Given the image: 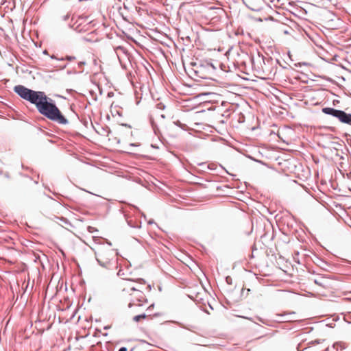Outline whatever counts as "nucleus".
<instances>
[{
  "mask_svg": "<svg viewBox=\"0 0 351 351\" xmlns=\"http://www.w3.org/2000/svg\"><path fill=\"white\" fill-rule=\"evenodd\" d=\"M14 91L22 99L35 105L38 112L47 119L61 125L69 123L68 119L62 114L57 107L55 101L48 97L43 91H36L23 85H16Z\"/></svg>",
  "mask_w": 351,
  "mask_h": 351,
  "instance_id": "f257e3e1",
  "label": "nucleus"
},
{
  "mask_svg": "<svg viewBox=\"0 0 351 351\" xmlns=\"http://www.w3.org/2000/svg\"><path fill=\"white\" fill-rule=\"evenodd\" d=\"M191 64L195 67L193 69L195 75L202 79L210 78L217 69L216 66L208 61H201L199 63L191 62Z\"/></svg>",
  "mask_w": 351,
  "mask_h": 351,
  "instance_id": "f03ea898",
  "label": "nucleus"
},
{
  "mask_svg": "<svg viewBox=\"0 0 351 351\" xmlns=\"http://www.w3.org/2000/svg\"><path fill=\"white\" fill-rule=\"evenodd\" d=\"M95 258L98 264L102 267L110 269L112 265V259L114 256L113 249L102 248L95 252Z\"/></svg>",
  "mask_w": 351,
  "mask_h": 351,
  "instance_id": "7ed1b4c3",
  "label": "nucleus"
},
{
  "mask_svg": "<svg viewBox=\"0 0 351 351\" xmlns=\"http://www.w3.org/2000/svg\"><path fill=\"white\" fill-rule=\"evenodd\" d=\"M308 281H313L314 284L317 285L322 288H327L330 285L328 278L324 276H308Z\"/></svg>",
  "mask_w": 351,
  "mask_h": 351,
  "instance_id": "20e7f679",
  "label": "nucleus"
},
{
  "mask_svg": "<svg viewBox=\"0 0 351 351\" xmlns=\"http://www.w3.org/2000/svg\"><path fill=\"white\" fill-rule=\"evenodd\" d=\"M336 118L343 123L351 125V114L346 113V112L339 110V113L337 114Z\"/></svg>",
  "mask_w": 351,
  "mask_h": 351,
  "instance_id": "39448f33",
  "label": "nucleus"
},
{
  "mask_svg": "<svg viewBox=\"0 0 351 351\" xmlns=\"http://www.w3.org/2000/svg\"><path fill=\"white\" fill-rule=\"evenodd\" d=\"M297 341H300L297 346L298 351H304L307 349V342L305 338H298Z\"/></svg>",
  "mask_w": 351,
  "mask_h": 351,
  "instance_id": "423d86ee",
  "label": "nucleus"
},
{
  "mask_svg": "<svg viewBox=\"0 0 351 351\" xmlns=\"http://www.w3.org/2000/svg\"><path fill=\"white\" fill-rule=\"evenodd\" d=\"M322 112L326 114L331 115L334 117H337V114L339 113V110L335 109L333 108H324Z\"/></svg>",
  "mask_w": 351,
  "mask_h": 351,
  "instance_id": "0eeeda50",
  "label": "nucleus"
},
{
  "mask_svg": "<svg viewBox=\"0 0 351 351\" xmlns=\"http://www.w3.org/2000/svg\"><path fill=\"white\" fill-rule=\"evenodd\" d=\"M322 112L326 114L331 115L334 117H337V114L339 113V110L335 109L333 108H324Z\"/></svg>",
  "mask_w": 351,
  "mask_h": 351,
  "instance_id": "6e6552de",
  "label": "nucleus"
},
{
  "mask_svg": "<svg viewBox=\"0 0 351 351\" xmlns=\"http://www.w3.org/2000/svg\"><path fill=\"white\" fill-rule=\"evenodd\" d=\"M136 300L139 302L138 306H142V304L141 302H147V299L145 298V295L143 291H137V293H136Z\"/></svg>",
  "mask_w": 351,
  "mask_h": 351,
  "instance_id": "1a4fd4ad",
  "label": "nucleus"
},
{
  "mask_svg": "<svg viewBox=\"0 0 351 351\" xmlns=\"http://www.w3.org/2000/svg\"><path fill=\"white\" fill-rule=\"evenodd\" d=\"M201 167H206V169L215 171L217 169V165L215 163L206 164L205 162H202L199 164Z\"/></svg>",
  "mask_w": 351,
  "mask_h": 351,
  "instance_id": "9d476101",
  "label": "nucleus"
},
{
  "mask_svg": "<svg viewBox=\"0 0 351 351\" xmlns=\"http://www.w3.org/2000/svg\"><path fill=\"white\" fill-rule=\"evenodd\" d=\"M324 0H308V4L316 7H321L323 5Z\"/></svg>",
  "mask_w": 351,
  "mask_h": 351,
  "instance_id": "9b49d317",
  "label": "nucleus"
},
{
  "mask_svg": "<svg viewBox=\"0 0 351 351\" xmlns=\"http://www.w3.org/2000/svg\"><path fill=\"white\" fill-rule=\"evenodd\" d=\"M295 183H298L299 185H300L306 191H307V186L305 184V180L302 179L300 177H298V180L295 181Z\"/></svg>",
  "mask_w": 351,
  "mask_h": 351,
  "instance_id": "f8f14e48",
  "label": "nucleus"
},
{
  "mask_svg": "<svg viewBox=\"0 0 351 351\" xmlns=\"http://www.w3.org/2000/svg\"><path fill=\"white\" fill-rule=\"evenodd\" d=\"M51 58L52 59H56V58L55 57V56H51ZM75 56H66L64 58H62L60 59H58V60H68V61H72L73 60H75ZM58 60V58H57Z\"/></svg>",
  "mask_w": 351,
  "mask_h": 351,
  "instance_id": "ddd939ff",
  "label": "nucleus"
},
{
  "mask_svg": "<svg viewBox=\"0 0 351 351\" xmlns=\"http://www.w3.org/2000/svg\"><path fill=\"white\" fill-rule=\"evenodd\" d=\"M147 315L145 313H142L138 315H135L134 317H133L132 319L134 322H138L143 319H145Z\"/></svg>",
  "mask_w": 351,
  "mask_h": 351,
  "instance_id": "4468645a",
  "label": "nucleus"
},
{
  "mask_svg": "<svg viewBox=\"0 0 351 351\" xmlns=\"http://www.w3.org/2000/svg\"><path fill=\"white\" fill-rule=\"evenodd\" d=\"M295 78L300 80L303 83L307 82V75L304 73H301V74L298 75Z\"/></svg>",
  "mask_w": 351,
  "mask_h": 351,
  "instance_id": "2eb2a0df",
  "label": "nucleus"
},
{
  "mask_svg": "<svg viewBox=\"0 0 351 351\" xmlns=\"http://www.w3.org/2000/svg\"><path fill=\"white\" fill-rule=\"evenodd\" d=\"M69 27L73 29L77 32H82L86 31L84 27H80V25L77 26H75L74 25H69Z\"/></svg>",
  "mask_w": 351,
  "mask_h": 351,
  "instance_id": "dca6fc26",
  "label": "nucleus"
},
{
  "mask_svg": "<svg viewBox=\"0 0 351 351\" xmlns=\"http://www.w3.org/2000/svg\"><path fill=\"white\" fill-rule=\"evenodd\" d=\"M173 124L176 126L180 127L184 130H186L187 128V125L186 124L182 123L179 120L173 121Z\"/></svg>",
  "mask_w": 351,
  "mask_h": 351,
  "instance_id": "f3484780",
  "label": "nucleus"
},
{
  "mask_svg": "<svg viewBox=\"0 0 351 351\" xmlns=\"http://www.w3.org/2000/svg\"><path fill=\"white\" fill-rule=\"evenodd\" d=\"M150 123H151V125H152V128H153V130H154V133H155L156 134H157L158 131V128L157 125H156V123H155V121H154V119H153V118H152V117L150 118Z\"/></svg>",
  "mask_w": 351,
  "mask_h": 351,
  "instance_id": "a211bd4d",
  "label": "nucleus"
},
{
  "mask_svg": "<svg viewBox=\"0 0 351 351\" xmlns=\"http://www.w3.org/2000/svg\"><path fill=\"white\" fill-rule=\"evenodd\" d=\"M150 123H151V125H152V128H153V130H154V133H155L156 134H157L158 131V128L157 125H156V123H155V121H154V119H153V118H152V117L150 118Z\"/></svg>",
  "mask_w": 351,
  "mask_h": 351,
  "instance_id": "6ab92c4d",
  "label": "nucleus"
},
{
  "mask_svg": "<svg viewBox=\"0 0 351 351\" xmlns=\"http://www.w3.org/2000/svg\"><path fill=\"white\" fill-rule=\"evenodd\" d=\"M87 229H88V231L90 233H93L95 232H97L98 231V230L96 228H94V227H92V226H88Z\"/></svg>",
  "mask_w": 351,
  "mask_h": 351,
  "instance_id": "aec40b11",
  "label": "nucleus"
},
{
  "mask_svg": "<svg viewBox=\"0 0 351 351\" xmlns=\"http://www.w3.org/2000/svg\"><path fill=\"white\" fill-rule=\"evenodd\" d=\"M156 107L158 109L164 110L165 108V105L163 103L160 102V103L157 104Z\"/></svg>",
  "mask_w": 351,
  "mask_h": 351,
  "instance_id": "412c9836",
  "label": "nucleus"
},
{
  "mask_svg": "<svg viewBox=\"0 0 351 351\" xmlns=\"http://www.w3.org/2000/svg\"><path fill=\"white\" fill-rule=\"evenodd\" d=\"M226 282L227 284L228 285H232V279L230 276H228L226 277Z\"/></svg>",
  "mask_w": 351,
  "mask_h": 351,
  "instance_id": "4be33fe9",
  "label": "nucleus"
},
{
  "mask_svg": "<svg viewBox=\"0 0 351 351\" xmlns=\"http://www.w3.org/2000/svg\"><path fill=\"white\" fill-rule=\"evenodd\" d=\"M128 224L130 227H132V228H140V226H138V225H135V224H133V222H132L131 220H130V221H128Z\"/></svg>",
  "mask_w": 351,
  "mask_h": 351,
  "instance_id": "5701e85b",
  "label": "nucleus"
},
{
  "mask_svg": "<svg viewBox=\"0 0 351 351\" xmlns=\"http://www.w3.org/2000/svg\"><path fill=\"white\" fill-rule=\"evenodd\" d=\"M132 208H134L135 210H136L137 211H138L139 213H141L142 217H143L144 218H145V217H146L145 215L143 213H141V211L139 210V208H138L137 206H134V205H132Z\"/></svg>",
  "mask_w": 351,
  "mask_h": 351,
  "instance_id": "b1692460",
  "label": "nucleus"
},
{
  "mask_svg": "<svg viewBox=\"0 0 351 351\" xmlns=\"http://www.w3.org/2000/svg\"><path fill=\"white\" fill-rule=\"evenodd\" d=\"M86 64V62L84 61H80L78 63H77V65H78V67L79 68H82L84 65Z\"/></svg>",
  "mask_w": 351,
  "mask_h": 351,
  "instance_id": "393cba45",
  "label": "nucleus"
},
{
  "mask_svg": "<svg viewBox=\"0 0 351 351\" xmlns=\"http://www.w3.org/2000/svg\"><path fill=\"white\" fill-rule=\"evenodd\" d=\"M69 17H70V14H66V15H64L62 16V20L66 21H67L69 19Z\"/></svg>",
  "mask_w": 351,
  "mask_h": 351,
  "instance_id": "a878e982",
  "label": "nucleus"
},
{
  "mask_svg": "<svg viewBox=\"0 0 351 351\" xmlns=\"http://www.w3.org/2000/svg\"><path fill=\"white\" fill-rule=\"evenodd\" d=\"M137 281H138V282L141 283V284H145V280H144V279H143V278H138V279H137Z\"/></svg>",
  "mask_w": 351,
  "mask_h": 351,
  "instance_id": "bb28decb",
  "label": "nucleus"
},
{
  "mask_svg": "<svg viewBox=\"0 0 351 351\" xmlns=\"http://www.w3.org/2000/svg\"><path fill=\"white\" fill-rule=\"evenodd\" d=\"M82 39L85 41H87V42H91L92 41V39L90 38H88V37H83Z\"/></svg>",
  "mask_w": 351,
  "mask_h": 351,
  "instance_id": "cd10ccee",
  "label": "nucleus"
},
{
  "mask_svg": "<svg viewBox=\"0 0 351 351\" xmlns=\"http://www.w3.org/2000/svg\"><path fill=\"white\" fill-rule=\"evenodd\" d=\"M341 344V346H337V348H339V351H343L344 350V347L343 346V344L341 343H340Z\"/></svg>",
  "mask_w": 351,
  "mask_h": 351,
  "instance_id": "c85d7f7f",
  "label": "nucleus"
},
{
  "mask_svg": "<svg viewBox=\"0 0 351 351\" xmlns=\"http://www.w3.org/2000/svg\"><path fill=\"white\" fill-rule=\"evenodd\" d=\"M307 65V63L306 62H299L298 64H295V66H301V65Z\"/></svg>",
  "mask_w": 351,
  "mask_h": 351,
  "instance_id": "c756f323",
  "label": "nucleus"
},
{
  "mask_svg": "<svg viewBox=\"0 0 351 351\" xmlns=\"http://www.w3.org/2000/svg\"><path fill=\"white\" fill-rule=\"evenodd\" d=\"M127 350H128V349H127V348H126V347H121V348H120L119 349V350H118V351H127Z\"/></svg>",
  "mask_w": 351,
  "mask_h": 351,
  "instance_id": "7c9ffc66",
  "label": "nucleus"
},
{
  "mask_svg": "<svg viewBox=\"0 0 351 351\" xmlns=\"http://www.w3.org/2000/svg\"><path fill=\"white\" fill-rule=\"evenodd\" d=\"M220 169H222V170H223V171H226L227 173H228V174H230V173H229V172H228V171H227V170H226V169L223 166L220 165ZM231 176H232V175L231 174Z\"/></svg>",
  "mask_w": 351,
  "mask_h": 351,
  "instance_id": "2f4dec72",
  "label": "nucleus"
},
{
  "mask_svg": "<svg viewBox=\"0 0 351 351\" xmlns=\"http://www.w3.org/2000/svg\"><path fill=\"white\" fill-rule=\"evenodd\" d=\"M139 144H137V143H130L129 144V147H135V146H138Z\"/></svg>",
  "mask_w": 351,
  "mask_h": 351,
  "instance_id": "473e14b6",
  "label": "nucleus"
},
{
  "mask_svg": "<svg viewBox=\"0 0 351 351\" xmlns=\"http://www.w3.org/2000/svg\"><path fill=\"white\" fill-rule=\"evenodd\" d=\"M105 241L106 243L109 245V246H111L112 245V243L108 241V239H105Z\"/></svg>",
  "mask_w": 351,
  "mask_h": 351,
  "instance_id": "72a5a7b5",
  "label": "nucleus"
},
{
  "mask_svg": "<svg viewBox=\"0 0 351 351\" xmlns=\"http://www.w3.org/2000/svg\"><path fill=\"white\" fill-rule=\"evenodd\" d=\"M117 275H118L119 276H121L123 275V273L122 272V270H121V269H120V270L118 271Z\"/></svg>",
  "mask_w": 351,
  "mask_h": 351,
  "instance_id": "f704fd0d",
  "label": "nucleus"
},
{
  "mask_svg": "<svg viewBox=\"0 0 351 351\" xmlns=\"http://www.w3.org/2000/svg\"><path fill=\"white\" fill-rule=\"evenodd\" d=\"M314 329V327L313 326H308V332L309 333L311 330H313Z\"/></svg>",
  "mask_w": 351,
  "mask_h": 351,
  "instance_id": "c9c22d12",
  "label": "nucleus"
},
{
  "mask_svg": "<svg viewBox=\"0 0 351 351\" xmlns=\"http://www.w3.org/2000/svg\"><path fill=\"white\" fill-rule=\"evenodd\" d=\"M131 289L132 291H135L136 293H137V291H139L138 289H136V288H135V287H131V289Z\"/></svg>",
  "mask_w": 351,
  "mask_h": 351,
  "instance_id": "e433bc0d",
  "label": "nucleus"
},
{
  "mask_svg": "<svg viewBox=\"0 0 351 351\" xmlns=\"http://www.w3.org/2000/svg\"><path fill=\"white\" fill-rule=\"evenodd\" d=\"M315 326H324L323 323L322 322H317V323H315Z\"/></svg>",
  "mask_w": 351,
  "mask_h": 351,
  "instance_id": "4c0bfd02",
  "label": "nucleus"
},
{
  "mask_svg": "<svg viewBox=\"0 0 351 351\" xmlns=\"http://www.w3.org/2000/svg\"><path fill=\"white\" fill-rule=\"evenodd\" d=\"M249 60L250 61L252 62V64H254V58L253 57H249Z\"/></svg>",
  "mask_w": 351,
  "mask_h": 351,
  "instance_id": "58836bf2",
  "label": "nucleus"
},
{
  "mask_svg": "<svg viewBox=\"0 0 351 351\" xmlns=\"http://www.w3.org/2000/svg\"><path fill=\"white\" fill-rule=\"evenodd\" d=\"M134 305V302H130L129 304H128V307L129 308H132V306Z\"/></svg>",
  "mask_w": 351,
  "mask_h": 351,
  "instance_id": "ea45409f",
  "label": "nucleus"
},
{
  "mask_svg": "<svg viewBox=\"0 0 351 351\" xmlns=\"http://www.w3.org/2000/svg\"><path fill=\"white\" fill-rule=\"evenodd\" d=\"M110 327H111L110 326L108 325V326H104V330H108V329H110Z\"/></svg>",
  "mask_w": 351,
  "mask_h": 351,
  "instance_id": "a19ab883",
  "label": "nucleus"
},
{
  "mask_svg": "<svg viewBox=\"0 0 351 351\" xmlns=\"http://www.w3.org/2000/svg\"><path fill=\"white\" fill-rule=\"evenodd\" d=\"M121 125L125 126V127H128V128H131V126L130 125L127 124V123H123V124H121Z\"/></svg>",
  "mask_w": 351,
  "mask_h": 351,
  "instance_id": "79ce46f5",
  "label": "nucleus"
},
{
  "mask_svg": "<svg viewBox=\"0 0 351 351\" xmlns=\"http://www.w3.org/2000/svg\"><path fill=\"white\" fill-rule=\"evenodd\" d=\"M5 177L7 178H10V175H9V173H5Z\"/></svg>",
  "mask_w": 351,
  "mask_h": 351,
  "instance_id": "37998d69",
  "label": "nucleus"
},
{
  "mask_svg": "<svg viewBox=\"0 0 351 351\" xmlns=\"http://www.w3.org/2000/svg\"><path fill=\"white\" fill-rule=\"evenodd\" d=\"M148 223L149 224H152V223H154V220L153 219H151L148 221Z\"/></svg>",
  "mask_w": 351,
  "mask_h": 351,
  "instance_id": "c03bdc74",
  "label": "nucleus"
},
{
  "mask_svg": "<svg viewBox=\"0 0 351 351\" xmlns=\"http://www.w3.org/2000/svg\"><path fill=\"white\" fill-rule=\"evenodd\" d=\"M118 49H121V50H122V51H123V50L125 49H124V47H121V46H119V47H118Z\"/></svg>",
  "mask_w": 351,
  "mask_h": 351,
  "instance_id": "a18cd8bd",
  "label": "nucleus"
},
{
  "mask_svg": "<svg viewBox=\"0 0 351 351\" xmlns=\"http://www.w3.org/2000/svg\"><path fill=\"white\" fill-rule=\"evenodd\" d=\"M66 64H64V66H61V69H65V68H66Z\"/></svg>",
  "mask_w": 351,
  "mask_h": 351,
  "instance_id": "49530a36",
  "label": "nucleus"
},
{
  "mask_svg": "<svg viewBox=\"0 0 351 351\" xmlns=\"http://www.w3.org/2000/svg\"><path fill=\"white\" fill-rule=\"evenodd\" d=\"M312 324V322H311V319H309V318H308V325H310V324Z\"/></svg>",
  "mask_w": 351,
  "mask_h": 351,
  "instance_id": "de8ad7c7",
  "label": "nucleus"
},
{
  "mask_svg": "<svg viewBox=\"0 0 351 351\" xmlns=\"http://www.w3.org/2000/svg\"><path fill=\"white\" fill-rule=\"evenodd\" d=\"M308 297H309L310 295H313V293H312L311 292H310V291H308Z\"/></svg>",
  "mask_w": 351,
  "mask_h": 351,
  "instance_id": "09e8293b",
  "label": "nucleus"
},
{
  "mask_svg": "<svg viewBox=\"0 0 351 351\" xmlns=\"http://www.w3.org/2000/svg\"><path fill=\"white\" fill-rule=\"evenodd\" d=\"M160 117H161V118H162V119H165V114H161V115H160Z\"/></svg>",
  "mask_w": 351,
  "mask_h": 351,
  "instance_id": "8fccbe9b",
  "label": "nucleus"
},
{
  "mask_svg": "<svg viewBox=\"0 0 351 351\" xmlns=\"http://www.w3.org/2000/svg\"><path fill=\"white\" fill-rule=\"evenodd\" d=\"M153 306H154V304H152V305L149 307V308H153Z\"/></svg>",
  "mask_w": 351,
  "mask_h": 351,
  "instance_id": "3c124183",
  "label": "nucleus"
},
{
  "mask_svg": "<svg viewBox=\"0 0 351 351\" xmlns=\"http://www.w3.org/2000/svg\"><path fill=\"white\" fill-rule=\"evenodd\" d=\"M153 306H154V304H152V305L149 307V308H153Z\"/></svg>",
  "mask_w": 351,
  "mask_h": 351,
  "instance_id": "603ef678",
  "label": "nucleus"
},
{
  "mask_svg": "<svg viewBox=\"0 0 351 351\" xmlns=\"http://www.w3.org/2000/svg\"><path fill=\"white\" fill-rule=\"evenodd\" d=\"M332 145H335V144H338L337 143H335V142H332L331 143Z\"/></svg>",
  "mask_w": 351,
  "mask_h": 351,
  "instance_id": "864d4df0",
  "label": "nucleus"
},
{
  "mask_svg": "<svg viewBox=\"0 0 351 351\" xmlns=\"http://www.w3.org/2000/svg\"><path fill=\"white\" fill-rule=\"evenodd\" d=\"M147 287H148L149 290L151 289V285H148Z\"/></svg>",
  "mask_w": 351,
  "mask_h": 351,
  "instance_id": "5fc2aeb1",
  "label": "nucleus"
},
{
  "mask_svg": "<svg viewBox=\"0 0 351 351\" xmlns=\"http://www.w3.org/2000/svg\"><path fill=\"white\" fill-rule=\"evenodd\" d=\"M112 95H113V93H111V94H110V93H108V95H109V96H112Z\"/></svg>",
  "mask_w": 351,
  "mask_h": 351,
  "instance_id": "6e6d98bb",
  "label": "nucleus"
},
{
  "mask_svg": "<svg viewBox=\"0 0 351 351\" xmlns=\"http://www.w3.org/2000/svg\"><path fill=\"white\" fill-rule=\"evenodd\" d=\"M112 95H113V93H111V94H110V93H108V95H109V96H112Z\"/></svg>",
  "mask_w": 351,
  "mask_h": 351,
  "instance_id": "4d7b16f0",
  "label": "nucleus"
},
{
  "mask_svg": "<svg viewBox=\"0 0 351 351\" xmlns=\"http://www.w3.org/2000/svg\"><path fill=\"white\" fill-rule=\"evenodd\" d=\"M112 95H113V93H111V94H110V93H108V95H109V96H112Z\"/></svg>",
  "mask_w": 351,
  "mask_h": 351,
  "instance_id": "13d9d810",
  "label": "nucleus"
},
{
  "mask_svg": "<svg viewBox=\"0 0 351 351\" xmlns=\"http://www.w3.org/2000/svg\"><path fill=\"white\" fill-rule=\"evenodd\" d=\"M203 169H204V171H205L206 169V167H202Z\"/></svg>",
  "mask_w": 351,
  "mask_h": 351,
  "instance_id": "bf43d9fd",
  "label": "nucleus"
},
{
  "mask_svg": "<svg viewBox=\"0 0 351 351\" xmlns=\"http://www.w3.org/2000/svg\"><path fill=\"white\" fill-rule=\"evenodd\" d=\"M116 255H119V252L117 251L116 252Z\"/></svg>",
  "mask_w": 351,
  "mask_h": 351,
  "instance_id": "052dcab7",
  "label": "nucleus"
},
{
  "mask_svg": "<svg viewBox=\"0 0 351 351\" xmlns=\"http://www.w3.org/2000/svg\"><path fill=\"white\" fill-rule=\"evenodd\" d=\"M83 0H79V1H82Z\"/></svg>",
  "mask_w": 351,
  "mask_h": 351,
  "instance_id": "680f3d73",
  "label": "nucleus"
},
{
  "mask_svg": "<svg viewBox=\"0 0 351 351\" xmlns=\"http://www.w3.org/2000/svg\"><path fill=\"white\" fill-rule=\"evenodd\" d=\"M1 173H2V171H0V174H1Z\"/></svg>",
  "mask_w": 351,
  "mask_h": 351,
  "instance_id": "e2e57ef3",
  "label": "nucleus"
},
{
  "mask_svg": "<svg viewBox=\"0 0 351 351\" xmlns=\"http://www.w3.org/2000/svg\"><path fill=\"white\" fill-rule=\"evenodd\" d=\"M132 350H133V349H132L130 351H132Z\"/></svg>",
  "mask_w": 351,
  "mask_h": 351,
  "instance_id": "0e129e2a",
  "label": "nucleus"
}]
</instances>
